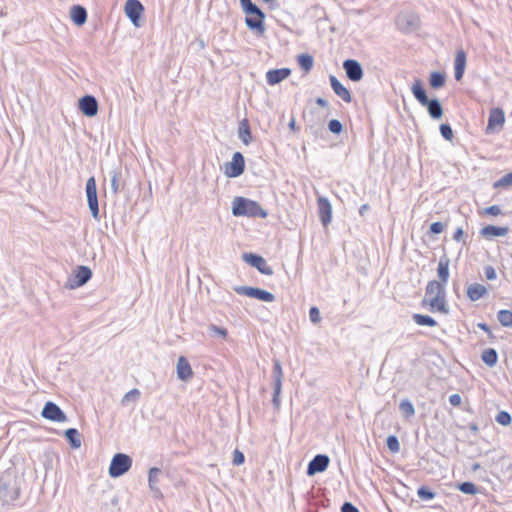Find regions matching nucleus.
<instances>
[{
    "mask_svg": "<svg viewBox=\"0 0 512 512\" xmlns=\"http://www.w3.org/2000/svg\"><path fill=\"white\" fill-rule=\"evenodd\" d=\"M290 74L289 68L271 69L266 73V80L269 85H276L288 78Z\"/></svg>",
    "mask_w": 512,
    "mask_h": 512,
    "instance_id": "19",
    "label": "nucleus"
},
{
    "mask_svg": "<svg viewBox=\"0 0 512 512\" xmlns=\"http://www.w3.org/2000/svg\"><path fill=\"white\" fill-rule=\"evenodd\" d=\"M445 225L442 222H434L430 225V233L440 234L443 232Z\"/></svg>",
    "mask_w": 512,
    "mask_h": 512,
    "instance_id": "53",
    "label": "nucleus"
},
{
    "mask_svg": "<svg viewBox=\"0 0 512 512\" xmlns=\"http://www.w3.org/2000/svg\"><path fill=\"white\" fill-rule=\"evenodd\" d=\"M234 216H248L265 218L267 212L256 202L243 197H236L232 205Z\"/></svg>",
    "mask_w": 512,
    "mask_h": 512,
    "instance_id": "2",
    "label": "nucleus"
},
{
    "mask_svg": "<svg viewBox=\"0 0 512 512\" xmlns=\"http://www.w3.org/2000/svg\"><path fill=\"white\" fill-rule=\"evenodd\" d=\"M282 386H274V393L272 398V404L275 409H279L280 407V394H281Z\"/></svg>",
    "mask_w": 512,
    "mask_h": 512,
    "instance_id": "48",
    "label": "nucleus"
},
{
    "mask_svg": "<svg viewBox=\"0 0 512 512\" xmlns=\"http://www.w3.org/2000/svg\"><path fill=\"white\" fill-rule=\"evenodd\" d=\"M316 104L323 108H326L329 105L327 100L320 98V97L316 99Z\"/></svg>",
    "mask_w": 512,
    "mask_h": 512,
    "instance_id": "61",
    "label": "nucleus"
},
{
    "mask_svg": "<svg viewBox=\"0 0 512 512\" xmlns=\"http://www.w3.org/2000/svg\"><path fill=\"white\" fill-rule=\"evenodd\" d=\"M222 169L227 177H238L245 170V162H226Z\"/></svg>",
    "mask_w": 512,
    "mask_h": 512,
    "instance_id": "25",
    "label": "nucleus"
},
{
    "mask_svg": "<svg viewBox=\"0 0 512 512\" xmlns=\"http://www.w3.org/2000/svg\"><path fill=\"white\" fill-rule=\"evenodd\" d=\"M487 294V289L479 283L470 284L467 287V296L471 301H477Z\"/></svg>",
    "mask_w": 512,
    "mask_h": 512,
    "instance_id": "26",
    "label": "nucleus"
},
{
    "mask_svg": "<svg viewBox=\"0 0 512 512\" xmlns=\"http://www.w3.org/2000/svg\"><path fill=\"white\" fill-rule=\"evenodd\" d=\"M97 193L96 181L92 176L86 182V195Z\"/></svg>",
    "mask_w": 512,
    "mask_h": 512,
    "instance_id": "51",
    "label": "nucleus"
},
{
    "mask_svg": "<svg viewBox=\"0 0 512 512\" xmlns=\"http://www.w3.org/2000/svg\"><path fill=\"white\" fill-rule=\"evenodd\" d=\"M144 7L139 0H127L125 3V13L130 21L135 25L139 26V20Z\"/></svg>",
    "mask_w": 512,
    "mask_h": 512,
    "instance_id": "10",
    "label": "nucleus"
},
{
    "mask_svg": "<svg viewBox=\"0 0 512 512\" xmlns=\"http://www.w3.org/2000/svg\"><path fill=\"white\" fill-rule=\"evenodd\" d=\"M466 67V53L463 50H458L454 62V77L457 81L463 78Z\"/></svg>",
    "mask_w": 512,
    "mask_h": 512,
    "instance_id": "22",
    "label": "nucleus"
},
{
    "mask_svg": "<svg viewBox=\"0 0 512 512\" xmlns=\"http://www.w3.org/2000/svg\"><path fill=\"white\" fill-rule=\"evenodd\" d=\"M440 133L442 137L446 140H451L453 138V130L449 124H441L440 125Z\"/></svg>",
    "mask_w": 512,
    "mask_h": 512,
    "instance_id": "47",
    "label": "nucleus"
},
{
    "mask_svg": "<svg viewBox=\"0 0 512 512\" xmlns=\"http://www.w3.org/2000/svg\"><path fill=\"white\" fill-rule=\"evenodd\" d=\"M234 291L239 295H245L264 302H273L275 300L274 294L256 287L236 286Z\"/></svg>",
    "mask_w": 512,
    "mask_h": 512,
    "instance_id": "6",
    "label": "nucleus"
},
{
    "mask_svg": "<svg viewBox=\"0 0 512 512\" xmlns=\"http://www.w3.org/2000/svg\"><path fill=\"white\" fill-rule=\"evenodd\" d=\"M369 210H370V206H369L368 204H363V205H361V207L359 208V214H360L361 216H364V215H365V213H366L367 211H369Z\"/></svg>",
    "mask_w": 512,
    "mask_h": 512,
    "instance_id": "62",
    "label": "nucleus"
},
{
    "mask_svg": "<svg viewBox=\"0 0 512 512\" xmlns=\"http://www.w3.org/2000/svg\"><path fill=\"white\" fill-rule=\"evenodd\" d=\"M446 294V286L436 280H431L427 283L425 288V297L422 300V305H426L428 298L433 296H442Z\"/></svg>",
    "mask_w": 512,
    "mask_h": 512,
    "instance_id": "15",
    "label": "nucleus"
},
{
    "mask_svg": "<svg viewBox=\"0 0 512 512\" xmlns=\"http://www.w3.org/2000/svg\"><path fill=\"white\" fill-rule=\"evenodd\" d=\"M397 27L403 33H411L419 26V18L414 14H400L396 20Z\"/></svg>",
    "mask_w": 512,
    "mask_h": 512,
    "instance_id": "9",
    "label": "nucleus"
},
{
    "mask_svg": "<svg viewBox=\"0 0 512 512\" xmlns=\"http://www.w3.org/2000/svg\"><path fill=\"white\" fill-rule=\"evenodd\" d=\"M446 75L441 72L434 71L430 74L429 84L433 89L442 88L445 85Z\"/></svg>",
    "mask_w": 512,
    "mask_h": 512,
    "instance_id": "32",
    "label": "nucleus"
},
{
    "mask_svg": "<svg viewBox=\"0 0 512 512\" xmlns=\"http://www.w3.org/2000/svg\"><path fill=\"white\" fill-rule=\"evenodd\" d=\"M343 68L347 77L353 81L358 82L363 78V69L360 63L354 59H347L343 62Z\"/></svg>",
    "mask_w": 512,
    "mask_h": 512,
    "instance_id": "11",
    "label": "nucleus"
},
{
    "mask_svg": "<svg viewBox=\"0 0 512 512\" xmlns=\"http://www.w3.org/2000/svg\"><path fill=\"white\" fill-rule=\"evenodd\" d=\"M477 327L480 328L481 330H483L484 332H486L490 338H494V335H493L489 325H487L486 323L480 322L477 324Z\"/></svg>",
    "mask_w": 512,
    "mask_h": 512,
    "instance_id": "60",
    "label": "nucleus"
},
{
    "mask_svg": "<svg viewBox=\"0 0 512 512\" xmlns=\"http://www.w3.org/2000/svg\"><path fill=\"white\" fill-rule=\"evenodd\" d=\"M449 265L450 259L446 254L442 255L439 259L438 267H437V275L439 278V282L443 283L445 286L449 280Z\"/></svg>",
    "mask_w": 512,
    "mask_h": 512,
    "instance_id": "21",
    "label": "nucleus"
},
{
    "mask_svg": "<svg viewBox=\"0 0 512 512\" xmlns=\"http://www.w3.org/2000/svg\"><path fill=\"white\" fill-rule=\"evenodd\" d=\"M318 213L320 221L324 227H327L332 220V206L326 197L320 196L317 199Z\"/></svg>",
    "mask_w": 512,
    "mask_h": 512,
    "instance_id": "13",
    "label": "nucleus"
},
{
    "mask_svg": "<svg viewBox=\"0 0 512 512\" xmlns=\"http://www.w3.org/2000/svg\"><path fill=\"white\" fill-rule=\"evenodd\" d=\"M417 495L422 500H432L436 494H435V492L431 491L428 487L421 486L417 490Z\"/></svg>",
    "mask_w": 512,
    "mask_h": 512,
    "instance_id": "43",
    "label": "nucleus"
},
{
    "mask_svg": "<svg viewBox=\"0 0 512 512\" xmlns=\"http://www.w3.org/2000/svg\"><path fill=\"white\" fill-rule=\"evenodd\" d=\"M496 421L503 426H507L511 423L512 418L508 412L501 411L497 414Z\"/></svg>",
    "mask_w": 512,
    "mask_h": 512,
    "instance_id": "45",
    "label": "nucleus"
},
{
    "mask_svg": "<svg viewBox=\"0 0 512 512\" xmlns=\"http://www.w3.org/2000/svg\"><path fill=\"white\" fill-rule=\"evenodd\" d=\"M508 232V227H498L494 225H487L480 230V234L486 239L505 236L508 234Z\"/></svg>",
    "mask_w": 512,
    "mask_h": 512,
    "instance_id": "24",
    "label": "nucleus"
},
{
    "mask_svg": "<svg viewBox=\"0 0 512 512\" xmlns=\"http://www.w3.org/2000/svg\"><path fill=\"white\" fill-rule=\"evenodd\" d=\"M265 13L263 12V17L248 15L245 19V24L250 30L256 31L259 34H263L265 32L264 25Z\"/></svg>",
    "mask_w": 512,
    "mask_h": 512,
    "instance_id": "23",
    "label": "nucleus"
},
{
    "mask_svg": "<svg viewBox=\"0 0 512 512\" xmlns=\"http://www.w3.org/2000/svg\"><path fill=\"white\" fill-rule=\"evenodd\" d=\"M411 92L416 100L424 107L427 108L428 113L433 119H440L443 115V109L438 99H429L422 82L416 79L411 86Z\"/></svg>",
    "mask_w": 512,
    "mask_h": 512,
    "instance_id": "1",
    "label": "nucleus"
},
{
    "mask_svg": "<svg viewBox=\"0 0 512 512\" xmlns=\"http://www.w3.org/2000/svg\"><path fill=\"white\" fill-rule=\"evenodd\" d=\"M232 160H244V157L240 152H235L232 156Z\"/></svg>",
    "mask_w": 512,
    "mask_h": 512,
    "instance_id": "63",
    "label": "nucleus"
},
{
    "mask_svg": "<svg viewBox=\"0 0 512 512\" xmlns=\"http://www.w3.org/2000/svg\"><path fill=\"white\" fill-rule=\"evenodd\" d=\"M19 496L20 488L15 480H6L4 478L0 480V499L4 503H13Z\"/></svg>",
    "mask_w": 512,
    "mask_h": 512,
    "instance_id": "4",
    "label": "nucleus"
},
{
    "mask_svg": "<svg viewBox=\"0 0 512 512\" xmlns=\"http://www.w3.org/2000/svg\"><path fill=\"white\" fill-rule=\"evenodd\" d=\"M461 396L459 394H452L449 397V402L452 406H459L461 404Z\"/></svg>",
    "mask_w": 512,
    "mask_h": 512,
    "instance_id": "58",
    "label": "nucleus"
},
{
    "mask_svg": "<svg viewBox=\"0 0 512 512\" xmlns=\"http://www.w3.org/2000/svg\"><path fill=\"white\" fill-rule=\"evenodd\" d=\"M176 369L177 376L182 381H188L193 376L191 365L184 356L178 358Z\"/></svg>",
    "mask_w": 512,
    "mask_h": 512,
    "instance_id": "18",
    "label": "nucleus"
},
{
    "mask_svg": "<svg viewBox=\"0 0 512 512\" xmlns=\"http://www.w3.org/2000/svg\"><path fill=\"white\" fill-rule=\"evenodd\" d=\"M387 447L393 453H397L400 450V443L398 438L395 435L388 436L386 440Z\"/></svg>",
    "mask_w": 512,
    "mask_h": 512,
    "instance_id": "44",
    "label": "nucleus"
},
{
    "mask_svg": "<svg viewBox=\"0 0 512 512\" xmlns=\"http://www.w3.org/2000/svg\"><path fill=\"white\" fill-rule=\"evenodd\" d=\"M140 391L136 388L128 391L124 397L122 398V404L125 405L127 402H130V401H133V402H137L140 398Z\"/></svg>",
    "mask_w": 512,
    "mask_h": 512,
    "instance_id": "42",
    "label": "nucleus"
},
{
    "mask_svg": "<svg viewBox=\"0 0 512 512\" xmlns=\"http://www.w3.org/2000/svg\"><path fill=\"white\" fill-rule=\"evenodd\" d=\"M481 359L488 367H494L498 361L497 351L493 348H487L482 352Z\"/></svg>",
    "mask_w": 512,
    "mask_h": 512,
    "instance_id": "30",
    "label": "nucleus"
},
{
    "mask_svg": "<svg viewBox=\"0 0 512 512\" xmlns=\"http://www.w3.org/2000/svg\"><path fill=\"white\" fill-rule=\"evenodd\" d=\"M399 409L404 418L408 419L415 415V409L412 402L408 399H404L399 404Z\"/></svg>",
    "mask_w": 512,
    "mask_h": 512,
    "instance_id": "36",
    "label": "nucleus"
},
{
    "mask_svg": "<svg viewBox=\"0 0 512 512\" xmlns=\"http://www.w3.org/2000/svg\"><path fill=\"white\" fill-rule=\"evenodd\" d=\"M132 466V459L124 453H117L113 456L110 466L109 475L117 478L124 475Z\"/></svg>",
    "mask_w": 512,
    "mask_h": 512,
    "instance_id": "3",
    "label": "nucleus"
},
{
    "mask_svg": "<svg viewBox=\"0 0 512 512\" xmlns=\"http://www.w3.org/2000/svg\"><path fill=\"white\" fill-rule=\"evenodd\" d=\"M92 277V271L87 266H78L74 274L68 278L65 287L75 289L86 284Z\"/></svg>",
    "mask_w": 512,
    "mask_h": 512,
    "instance_id": "5",
    "label": "nucleus"
},
{
    "mask_svg": "<svg viewBox=\"0 0 512 512\" xmlns=\"http://www.w3.org/2000/svg\"><path fill=\"white\" fill-rule=\"evenodd\" d=\"M329 80L334 93L344 102L350 103L352 101L350 91L334 75H330Z\"/></svg>",
    "mask_w": 512,
    "mask_h": 512,
    "instance_id": "17",
    "label": "nucleus"
},
{
    "mask_svg": "<svg viewBox=\"0 0 512 512\" xmlns=\"http://www.w3.org/2000/svg\"><path fill=\"white\" fill-rule=\"evenodd\" d=\"M244 461H245L244 454L241 451L237 450V449L234 450V452H233V460H232L233 464L238 466V465L243 464Z\"/></svg>",
    "mask_w": 512,
    "mask_h": 512,
    "instance_id": "52",
    "label": "nucleus"
},
{
    "mask_svg": "<svg viewBox=\"0 0 512 512\" xmlns=\"http://www.w3.org/2000/svg\"><path fill=\"white\" fill-rule=\"evenodd\" d=\"M209 330L210 332L222 337L223 339H225L228 335L227 329L216 325H210Z\"/></svg>",
    "mask_w": 512,
    "mask_h": 512,
    "instance_id": "50",
    "label": "nucleus"
},
{
    "mask_svg": "<svg viewBox=\"0 0 512 512\" xmlns=\"http://www.w3.org/2000/svg\"><path fill=\"white\" fill-rule=\"evenodd\" d=\"M341 512H360L356 506L350 502H345L341 507Z\"/></svg>",
    "mask_w": 512,
    "mask_h": 512,
    "instance_id": "57",
    "label": "nucleus"
},
{
    "mask_svg": "<svg viewBox=\"0 0 512 512\" xmlns=\"http://www.w3.org/2000/svg\"><path fill=\"white\" fill-rule=\"evenodd\" d=\"M87 202L90 209V212L94 219L99 220V205H98V197L97 193L88 194Z\"/></svg>",
    "mask_w": 512,
    "mask_h": 512,
    "instance_id": "35",
    "label": "nucleus"
},
{
    "mask_svg": "<svg viewBox=\"0 0 512 512\" xmlns=\"http://www.w3.org/2000/svg\"><path fill=\"white\" fill-rule=\"evenodd\" d=\"M330 459L327 455L318 454L308 464L307 474L313 476L325 471L329 465Z\"/></svg>",
    "mask_w": 512,
    "mask_h": 512,
    "instance_id": "12",
    "label": "nucleus"
},
{
    "mask_svg": "<svg viewBox=\"0 0 512 512\" xmlns=\"http://www.w3.org/2000/svg\"><path fill=\"white\" fill-rule=\"evenodd\" d=\"M431 312L449 313V307L446 301V294L442 296H433L428 298L427 304Z\"/></svg>",
    "mask_w": 512,
    "mask_h": 512,
    "instance_id": "16",
    "label": "nucleus"
},
{
    "mask_svg": "<svg viewBox=\"0 0 512 512\" xmlns=\"http://www.w3.org/2000/svg\"><path fill=\"white\" fill-rule=\"evenodd\" d=\"M41 416L54 422H65L67 417L60 407L52 401H48L41 412Z\"/></svg>",
    "mask_w": 512,
    "mask_h": 512,
    "instance_id": "8",
    "label": "nucleus"
},
{
    "mask_svg": "<svg viewBox=\"0 0 512 512\" xmlns=\"http://www.w3.org/2000/svg\"><path fill=\"white\" fill-rule=\"evenodd\" d=\"M310 321L314 324H317L321 321L320 311L317 307H311L309 311Z\"/></svg>",
    "mask_w": 512,
    "mask_h": 512,
    "instance_id": "49",
    "label": "nucleus"
},
{
    "mask_svg": "<svg viewBox=\"0 0 512 512\" xmlns=\"http://www.w3.org/2000/svg\"><path fill=\"white\" fill-rule=\"evenodd\" d=\"M274 386H282L283 371L279 360L273 361Z\"/></svg>",
    "mask_w": 512,
    "mask_h": 512,
    "instance_id": "39",
    "label": "nucleus"
},
{
    "mask_svg": "<svg viewBox=\"0 0 512 512\" xmlns=\"http://www.w3.org/2000/svg\"><path fill=\"white\" fill-rule=\"evenodd\" d=\"M463 236H464V231L461 227H458L454 233H453V239L457 242H460L462 241L463 239Z\"/></svg>",
    "mask_w": 512,
    "mask_h": 512,
    "instance_id": "59",
    "label": "nucleus"
},
{
    "mask_svg": "<svg viewBox=\"0 0 512 512\" xmlns=\"http://www.w3.org/2000/svg\"><path fill=\"white\" fill-rule=\"evenodd\" d=\"M79 109L88 117H93L98 112V102L92 95H85L79 99Z\"/></svg>",
    "mask_w": 512,
    "mask_h": 512,
    "instance_id": "14",
    "label": "nucleus"
},
{
    "mask_svg": "<svg viewBox=\"0 0 512 512\" xmlns=\"http://www.w3.org/2000/svg\"><path fill=\"white\" fill-rule=\"evenodd\" d=\"M111 188L114 194H117L119 192L118 173L116 172H113L111 178Z\"/></svg>",
    "mask_w": 512,
    "mask_h": 512,
    "instance_id": "55",
    "label": "nucleus"
},
{
    "mask_svg": "<svg viewBox=\"0 0 512 512\" xmlns=\"http://www.w3.org/2000/svg\"><path fill=\"white\" fill-rule=\"evenodd\" d=\"M505 121L504 112L500 108H494L490 111L487 130L494 131L501 128Z\"/></svg>",
    "mask_w": 512,
    "mask_h": 512,
    "instance_id": "20",
    "label": "nucleus"
},
{
    "mask_svg": "<svg viewBox=\"0 0 512 512\" xmlns=\"http://www.w3.org/2000/svg\"><path fill=\"white\" fill-rule=\"evenodd\" d=\"M499 323L504 327H512V311L502 309L497 313Z\"/></svg>",
    "mask_w": 512,
    "mask_h": 512,
    "instance_id": "38",
    "label": "nucleus"
},
{
    "mask_svg": "<svg viewBox=\"0 0 512 512\" xmlns=\"http://www.w3.org/2000/svg\"><path fill=\"white\" fill-rule=\"evenodd\" d=\"M485 213L492 216H498L501 214V209L498 205H492L485 209Z\"/></svg>",
    "mask_w": 512,
    "mask_h": 512,
    "instance_id": "56",
    "label": "nucleus"
},
{
    "mask_svg": "<svg viewBox=\"0 0 512 512\" xmlns=\"http://www.w3.org/2000/svg\"><path fill=\"white\" fill-rule=\"evenodd\" d=\"M297 61H298L299 66L301 67V69L306 73L309 72L313 68L314 59L309 54H306V53L300 54L297 57Z\"/></svg>",
    "mask_w": 512,
    "mask_h": 512,
    "instance_id": "33",
    "label": "nucleus"
},
{
    "mask_svg": "<svg viewBox=\"0 0 512 512\" xmlns=\"http://www.w3.org/2000/svg\"><path fill=\"white\" fill-rule=\"evenodd\" d=\"M66 439L74 449L81 447V435L75 428H69L64 433Z\"/></svg>",
    "mask_w": 512,
    "mask_h": 512,
    "instance_id": "29",
    "label": "nucleus"
},
{
    "mask_svg": "<svg viewBox=\"0 0 512 512\" xmlns=\"http://www.w3.org/2000/svg\"><path fill=\"white\" fill-rule=\"evenodd\" d=\"M484 273H485V277L488 280H494L497 277L495 269L492 266H490V265L486 266L484 268Z\"/></svg>",
    "mask_w": 512,
    "mask_h": 512,
    "instance_id": "54",
    "label": "nucleus"
},
{
    "mask_svg": "<svg viewBox=\"0 0 512 512\" xmlns=\"http://www.w3.org/2000/svg\"><path fill=\"white\" fill-rule=\"evenodd\" d=\"M243 11L247 15H255L263 17V11L251 0H239Z\"/></svg>",
    "mask_w": 512,
    "mask_h": 512,
    "instance_id": "31",
    "label": "nucleus"
},
{
    "mask_svg": "<svg viewBox=\"0 0 512 512\" xmlns=\"http://www.w3.org/2000/svg\"><path fill=\"white\" fill-rule=\"evenodd\" d=\"M458 489L468 495H475L478 492L476 485L472 482H462L458 485Z\"/></svg>",
    "mask_w": 512,
    "mask_h": 512,
    "instance_id": "41",
    "label": "nucleus"
},
{
    "mask_svg": "<svg viewBox=\"0 0 512 512\" xmlns=\"http://www.w3.org/2000/svg\"><path fill=\"white\" fill-rule=\"evenodd\" d=\"M161 474V470L157 467H152L150 470H149V473H148V483H149V488L151 489V491H153L156 495H161V492L158 488V477L159 475Z\"/></svg>",
    "mask_w": 512,
    "mask_h": 512,
    "instance_id": "28",
    "label": "nucleus"
},
{
    "mask_svg": "<svg viewBox=\"0 0 512 512\" xmlns=\"http://www.w3.org/2000/svg\"><path fill=\"white\" fill-rule=\"evenodd\" d=\"M242 259L250 266L256 268L261 274H273L272 268L267 264L266 260L260 255L253 253H244L242 255Z\"/></svg>",
    "mask_w": 512,
    "mask_h": 512,
    "instance_id": "7",
    "label": "nucleus"
},
{
    "mask_svg": "<svg viewBox=\"0 0 512 512\" xmlns=\"http://www.w3.org/2000/svg\"><path fill=\"white\" fill-rule=\"evenodd\" d=\"M295 126H296V125H295V120H294V119H292V120L290 121V123H289V127H290L292 130H294V129H295Z\"/></svg>",
    "mask_w": 512,
    "mask_h": 512,
    "instance_id": "64",
    "label": "nucleus"
},
{
    "mask_svg": "<svg viewBox=\"0 0 512 512\" xmlns=\"http://www.w3.org/2000/svg\"><path fill=\"white\" fill-rule=\"evenodd\" d=\"M412 318H413L414 322L419 326L434 327L437 325V322L435 321V319L428 315L416 313V314H413Z\"/></svg>",
    "mask_w": 512,
    "mask_h": 512,
    "instance_id": "34",
    "label": "nucleus"
},
{
    "mask_svg": "<svg viewBox=\"0 0 512 512\" xmlns=\"http://www.w3.org/2000/svg\"><path fill=\"white\" fill-rule=\"evenodd\" d=\"M328 129L330 132L334 134H340L343 129V126L339 120L332 119L328 123Z\"/></svg>",
    "mask_w": 512,
    "mask_h": 512,
    "instance_id": "46",
    "label": "nucleus"
},
{
    "mask_svg": "<svg viewBox=\"0 0 512 512\" xmlns=\"http://www.w3.org/2000/svg\"><path fill=\"white\" fill-rule=\"evenodd\" d=\"M238 135L239 138L243 141V143L248 144L251 134H250V127L248 124V121L246 119L242 120L239 124L238 128Z\"/></svg>",
    "mask_w": 512,
    "mask_h": 512,
    "instance_id": "37",
    "label": "nucleus"
},
{
    "mask_svg": "<svg viewBox=\"0 0 512 512\" xmlns=\"http://www.w3.org/2000/svg\"><path fill=\"white\" fill-rule=\"evenodd\" d=\"M512 186V172L505 174L500 179L494 182V188H505Z\"/></svg>",
    "mask_w": 512,
    "mask_h": 512,
    "instance_id": "40",
    "label": "nucleus"
},
{
    "mask_svg": "<svg viewBox=\"0 0 512 512\" xmlns=\"http://www.w3.org/2000/svg\"><path fill=\"white\" fill-rule=\"evenodd\" d=\"M70 16L76 25H83L87 20V12L83 6L74 5L71 8Z\"/></svg>",
    "mask_w": 512,
    "mask_h": 512,
    "instance_id": "27",
    "label": "nucleus"
}]
</instances>
